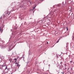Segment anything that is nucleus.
I'll use <instances>...</instances> for the list:
<instances>
[{"label": "nucleus", "mask_w": 74, "mask_h": 74, "mask_svg": "<svg viewBox=\"0 0 74 74\" xmlns=\"http://www.w3.org/2000/svg\"><path fill=\"white\" fill-rule=\"evenodd\" d=\"M60 64H62V62H61Z\"/></svg>", "instance_id": "11"}, {"label": "nucleus", "mask_w": 74, "mask_h": 74, "mask_svg": "<svg viewBox=\"0 0 74 74\" xmlns=\"http://www.w3.org/2000/svg\"><path fill=\"white\" fill-rule=\"evenodd\" d=\"M66 29H67V30H68V27H66Z\"/></svg>", "instance_id": "9"}, {"label": "nucleus", "mask_w": 74, "mask_h": 74, "mask_svg": "<svg viewBox=\"0 0 74 74\" xmlns=\"http://www.w3.org/2000/svg\"><path fill=\"white\" fill-rule=\"evenodd\" d=\"M7 69V70H9V69H10L9 68V69Z\"/></svg>", "instance_id": "16"}, {"label": "nucleus", "mask_w": 74, "mask_h": 74, "mask_svg": "<svg viewBox=\"0 0 74 74\" xmlns=\"http://www.w3.org/2000/svg\"><path fill=\"white\" fill-rule=\"evenodd\" d=\"M6 66V65H5L4 66Z\"/></svg>", "instance_id": "20"}, {"label": "nucleus", "mask_w": 74, "mask_h": 74, "mask_svg": "<svg viewBox=\"0 0 74 74\" xmlns=\"http://www.w3.org/2000/svg\"><path fill=\"white\" fill-rule=\"evenodd\" d=\"M8 69V68L7 67V66H6V67L5 68V70L6 69Z\"/></svg>", "instance_id": "7"}, {"label": "nucleus", "mask_w": 74, "mask_h": 74, "mask_svg": "<svg viewBox=\"0 0 74 74\" xmlns=\"http://www.w3.org/2000/svg\"><path fill=\"white\" fill-rule=\"evenodd\" d=\"M47 44H48V42H47Z\"/></svg>", "instance_id": "15"}, {"label": "nucleus", "mask_w": 74, "mask_h": 74, "mask_svg": "<svg viewBox=\"0 0 74 74\" xmlns=\"http://www.w3.org/2000/svg\"><path fill=\"white\" fill-rule=\"evenodd\" d=\"M59 40H60V39H59L58 41L56 42V43H58L59 42Z\"/></svg>", "instance_id": "3"}, {"label": "nucleus", "mask_w": 74, "mask_h": 74, "mask_svg": "<svg viewBox=\"0 0 74 74\" xmlns=\"http://www.w3.org/2000/svg\"><path fill=\"white\" fill-rule=\"evenodd\" d=\"M12 47V46H11L9 47V50L8 51H11L12 50L13 48L12 47Z\"/></svg>", "instance_id": "1"}, {"label": "nucleus", "mask_w": 74, "mask_h": 74, "mask_svg": "<svg viewBox=\"0 0 74 74\" xmlns=\"http://www.w3.org/2000/svg\"><path fill=\"white\" fill-rule=\"evenodd\" d=\"M18 63H17V62H16V63H15V64H17Z\"/></svg>", "instance_id": "13"}, {"label": "nucleus", "mask_w": 74, "mask_h": 74, "mask_svg": "<svg viewBox=\"0 0 74 74\" xmlns=\"http://www.w3.org/2000/svg\"><path fill=\"white\" fill-rule=\"evenodd\" d=\"M17 60V59H16V58H15V59H14V60L16 61V60Z\"/></svg>", "instance_id": "8"}, {"label": "nucleus", "mask_w": 74, "mask_h": 74, "mask_svg": "<svg viewBox=\"0 0 74 74\" xmlns=\"http://www.w3.org/2000/svg\"><path fill=\"white\" fill-rule=\"evenodd\" d=\"M36 7V6L34 7V8H33V10H34V8H35Z\"/></svg>", "instance_id": "12"}, {"label": "nucleus", "mask_w": 74, "mask_h": 74, "mask_svg": "<svg viewBox=\"0 0 74 74\" xmlns=\"http://www.w3.org/2000/svg\"><path fill=\"white\" fill-rule=\"evenodd\" d=\"M70 63H73V61H70Z\"/></svg>", "instance_id": "10"}, {"label": "nucleus", "mask_w": 74, "mask_h": 74, "mask_svg": "<svg viewBox=\"0 0 74 74\" xmlns=\"http://www.w3.org/2000/svg\"><path fill=\"white\" fill-rule=\"evenodd\" d=\"M17 67H19L20 66L19 65V64H18V63L17 64Z\"/></svg>", "instance_id": "4"}, {"label": "nucleus", "mask_w": 74, "mask_h": 74, "mask_svg": "<svg viewBox=\"0 0 74 74\" xmlns=\"http://www.w3.org/2000/svg\"><path fill=\"white\" fill-rule=\"evenodd\" d=\"M10 61V63H11V61Z\"/></svg>", "instance_id": "18"}, {"label": "nucleus", "mask_w": 74, "mask_h": 74, "mask_svg": "<svg viewBox=\"0 0 74 74\" xmlns=\"http://www.w3.org/2000/svg\"><path fill=\"white\" fill-rule=\"evenodd\" d=\"M68 70H69V68H68Z\"/></svg>", "instance_id": "22"}, {"label": "nucleus", "mask_w": 74, "mask_h": 74, "mask_svg": "<svg viewBox=\"0 0 74 74\" xmlns=\"http://www.w3.org/2000/svg\"><path fill=\"white\" fill-rule=\"evenodd\" d=\"M49 66H50V64L49 65Z\"/></svg>", "instance_id": "17"}, {"label": "nucleus", "mask_w": 74, "mask_h": 74, "mask_svg": "<svg viewBox=\"0 0 74 74\" xmlns=\"http://www.w3.org/2000/svg\"><path fill=\"white\" fill-rule=\"evenodd\" d=\"M42 0V1H43V0Z\"/></svg>", "instance_id": "21"}, {"label": "nucleus", "mask_w": 74, "mask_h": 74, "mask_svg": "<svg viewBox=\"0 0 74 74\" xmlns=\"http://www.w3.org/2000/svg\"><path fill=\"white\" fill-rule=\"evenodd\" d=\"M15 62H16V61H15Z\"/></svg>", "instance_id": "19"}, {"label": "nucleus", "mask_w": 74, "mask_h": 74, "mask_svg": "<svg viewBox=\"0 0 74 74\" xmlns=\"http://www.w3.org/2000/svg\"><path fill=\"white\" fill-rule=\"evenodd\" d=\"M10 13H11V12H8V11H7V14H8V15H10Z\"/></svg>", "instance_id": "2"}, {"label": "nucleus", "mask_w": 74, "mask_h": 74, "mask_svg": "<svg viewBox=\"0 0 74 74\" xmlns=\"http://www.w3.org/2000/svg\"><path fill=\"white\" fill-rule=\"evenodd\" d=\"M3 29H0V31H1V32H3Z\"/></svg>", "instance_id": "5"}, {"label": "nucleus", "mask_w": 74, "mask_h": 74, "mask_svg": "<svg viewBox=\"0 0 74 74\" xmlns=\"http://www.w3.org/2000/svg\"><path fill=\"white\" fill-rule=\"evenodd\" d=\"M0 69H2V68H1V67H0Z\"/></svg>", "instance_id": "14"}, {"label": "nucleus", "mask_w": 74, "mask_h": 74, "mask_svg": "<svg viewBox=\"0 0 74 74\" xmlns=\"http://www.w3.org/2000/svg\"><path fill=\"white\" fill-rule=\"evenodd\" d=\"M12 59H11V58L10 59H9V61H12Z\"/></svg>", "instance_id": "6"}]
</instances>
